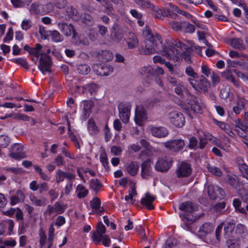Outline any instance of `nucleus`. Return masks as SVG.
<instances>
[{"label": "nucleus", "instance_id": "nucleus-1", "mask_svg": "<svg viewBox=\"0 0 248 248\" xmlns=\"http://www.w3.org/2000/svg\"><path fill=\"white\" fill-rule=\"evenodd\" d=\"M143 44L144 46L139 48L140 54L151 55L157 52L174 62H178L181 56L187 61H190V54L193 51L191 47L178 39H168L163 44L161 37L158 34L155 33V36L149 31L145 34Z\"/></svg>", "mask_w": 248, "mask_h": 248}, {"label": "nucleus", "instance_id": "nucleus-2", "mask_svg": "<svg viewBox=\"0 0 248 248\" xmlns=\"http://www.w3.org/2000/svg\"><path fill=\"white\" fill-rule=\"evenodd\" d=\"M179 208L184 211V213L180 214V217L184 222L183 227L187 231H191V225L197 219L196 217L193 215V211L197 209L196 205L190 201H186L182 202Z\"/></svg>", "mask_w": 248, "mask_h": 248}, {"label": "nucleus", "instance_id": "nucleus-3", "mask_svg": "<svg viewBox=\"0 0 248 248\" xmlns=\"http://www.w3.org/2000/svg\"><path fill=\"white\" fill-rule=\"evenodd\" d=\"M188 81L197 93L208 94L211 83L203 75H200L195 79H188Z\"/></svg>", "mask_w": 248, "mask_h": 248}, {"label": "nucleus", "instance_id": "nucleus-4", "mask_svg": "<svg viewBox=\"0 0 248 248\" xmlns=\"http://www.w3.org/2000/svg\"><path fill=\"white\" fill-rule=\"evenodd\" d=\"M189 94L188 98L186 100V103L188 106L186 108L182 107V102L180 99H178L177 104L181 107V108H204L205 107V104L202 99L194 94L190 93L189 91L187 90Z\"/></svg>", "mask_w": 248, "mask_h": 248}, {"label": "nucleus", "instance_id": "nucleus-5", "mask_svg": "<svg viewBox=\"0 0 248 248\" xmlns=\"http://www.w3.org/2000/svg\"><path fill=\"white\" fill-rule=\"evenodd\" d=\"M52 64V61L49 55L47 53H41L38 68L43 74H45L46 72H51Z\"/></svg>", "mask_w": 248, "mask_h": 248}, {"label": "nucleus", "instance_id": "nucleus-6", "mask_svg": "<svg viewBox=\"0 0 248 248\" xmlns=\"http://www.w3.org/2000/svg\"><path fill=\"white\" fill-rule=\"evenodd\" d=\"M164 145L170 151L174 153H178L183 149L185 143L182 139H176L165 142L164 143Z\"/></svg>", "mask_w": 248, "mask_h": 248}, {"label": "nucleus", "instance_id": "nucleus-7", "mask_svg": "<svg viewBox=\"0 0 248 248\" xmlns=\"http://www.w3.org/2000/svg\"><path fill=\"white\" fill-rule=\"evenodd\" d=\"M172 162L173 159L171 157L165 156L159 158L155 165V169L158 171L166 172L171 166Z\"/></svg>", "mask_w": 248, "mask_h": 248}, {"label": "nucleus", "instance_id": "nucleus-8", "mask_svg": "<svg viewBox=\"0 0 248 248\" xmlns=\"http://www.w3.org/2000/svg\"><path fill=\"white\" fill-rule=\"evenodd\" d=\"M93 69L96 75L102 77L110 75L113 70L112 66L101 63L94 64Z\"/></svg>", "mask_w": 248, "mask_h": 248}, {"label": "nucleus", "instance_id": "nucleus-9", "mask_svg": "<svg viewBox=\"0 0 248 248\" xmlns=\"http://www.w3.org/2000/svg\"><path fill=\"white\" fill-rule=\"evenodd\" d=\"M207 192L209 198L212 200L217 198L222 199L225 196V192L221 188L213 185H209L208 186Z\"/></svg>", "mask_w": 248, "mask_h": 248}, {"label": "nucleus", "instance_id": "nucleus-10", "mask_svg": "<svg viewBox=\"0 0 248 248\" xmlns=\"http://www.w3.org/2000/svg\"><path fill=\"white\" fill-rule=\"evenodd\" d=\"M171 123L176 127H181L185 124L183 114L176 110L172 111L169 114Z\"/></svg>", "mask_w": 248, "mask_h": 248}, {"label": "nucleus", "instance_id": "nucleus-11", "mask_svg": "<svg viewBox=\"0 0 248 248\" xmlns=\"http://www.w3.org/2000/svg\"><path fill=\"white\" fill-rule=\"evenodd\" d=\"M192 172L191 165L185 162H182L176 170V174L178 178L187 177Z\"/></svg>", "mask_w": 248, "mask_h": 248}, {"label": "nucleus", "instance_id": "nucleus-12", "mask_svg": "<svg viewBox=\"0 0 248 248\" xmlns=\"http://www.w3.org/2000/svg\"><path fill=\"white\" fill-rule=\"evenodd\" d=\"M123 31L117 23L113 25L111 31L110 37L116 42H120L123 38Z\"/></svg>", "mask_w": 248, "mask_h": 248}, {"label": "nucleus", "instance_id": "nucleus-13", "mask_svg": "<svg viewBox=\"0 0 248 248\" xmlns=\"http://www.w3.org/2000/svg\"><path fill=\"white\" fill-rule=\"evenodd\" d=\"M151 134L155 137L161 138L166 137L169 134L168 129L163 126H150Z\"/></svg>", "mask_w": 248, "mask_h": 248}, {"label": "nucleus", "instance_id": "nucleus-14", "mask_svg": "<svg viewBox=\"0 0 248 248\" xmlns=\"http://www.w3.org/2000/svg\"><path fill=\"white\" fill-rule=\"evenodd\" d=\"M59 27L61 31L66 36H70L73 34L74 37L77 36V32L74 26L72 24L66 23H59Z\"/></svg>", "mask_w": 248, "mask_h": 248}, {"label": "nucleus", "instance_id": "nucleus-15", "mask_svg": "<svg viewBox=\"0 0 248 248\" xmlns=\"http://www.w3.org/2000/svg\"><path fill=\"white\" fill-rule=\"evenodd\" d=\"M123 43L126 44L128 48L132 49L138 46L139 41L135 33L129 32L127 35V37L123 41Z\"/></svg>", "mask_w": 248, "mask_h": 248}, {"label": "nucleus", "instance_id": "nucleus-16", "mask_svg": "<svg viewBox=\"0 0 248 248\" xmlns=\"http://www.w3.org/2000/svg\"><path fill=\"white\" fill-rule=\"evenodd\" d=\"M151 161L150 159L144 161L141 165V177L144 179H148L152 175Z\"/></svg>", "mask_w": 248, "mask_h": 248}, {"label": "nucleus", "instance_id": "nucleus-17", "mask_svg": "<svg viewBox=\"0 0 248 248\" xmlns=\"http://www.w3.org/2000/svg\"><path fill=\"white\" fill-rule=\"evenodd\" d=\"M106 232V228L101 222L98 223L96 230L93 234V238L95 243H98L101 241V237Z\"/></svg>", "mask_w": 248, "mask_h": 248}, {"label": "nucleus", "instance_id": "nucleus-18", "mask_svg": "<svg viewBox=\"0 0 248 248\" xmlns=\"http://www.w3.org/2000/svg\"><path fill=\"white\" fill-rule=\"evenodd\" d=\"M155 199V196L151 195L148 192L145 193V197L141 199L140 203L145 205L149 210L154 209V206L152 204L153 202Z\"/></svg>", "mask_w": 248, "mask_h": 248}, {"label": "nucleus", "instance_id": "nucleus-19", "mask_svg": "<svg viewBox=\"0 0 248 248\" xmlns=\"http://www.w3.org/2000/svg\"><path fill=\"white\" fill-rule=\"evenodd\" d=\"M242 66L243 68V71L234 69V73L244 81H248V63L242 62Z\"/></svg>", "mask_w": 248, "mask_h": 248}, {"label": "nucleus", "instance_id": "nucleus-20", "mask_svg": "<svg viewBox=\"0 0 248 248\" xmlns=\"http://www.w3.org/2000/svg\"><path fill=\"white\" fill-rule=\"evenodd\" d=\"M147 118L145 109H135V120L137 124L141 125L142 122L145 120Z\"/></svg>", "mask_w": 248, "mask_h": 248}, {"label": "nucleus", "instance_id": "nucleus-21", "mask_svg": "<svg viewBox=\"0 0 248 248\" xmlns=\"http://www.w3.org/2000/svg\"><path fill=\"white\" fill-rule=\"evenodd\" d=\"M230 45L235 49L239 50H244L246 49V46L244 44L243 41L239 38H233L230 40Z\"/></svg>", "mask_w": 248, "mask_h": 248}, {"label": "nucleus", "instance_id": "nucleus-22", "mask_svg": "<svg viewBox=\"0 0 248 248\" xmlns=\"http://www.w3.org/2000/svg\"><path fill=\"white\" fill-rule=\"evenodd\" d=\"M64 178H67L69 180L75 179V175L72 173L65 172L59 170L57 172L56 181L57 183L63 181Z\"/></svg>", "mask_w": 248, "mask_h": 248}, {"label": "nucleus", "instance_id": "nucleus-23", "mask_svg": "<svg viewBox=\"0 0 248 248\" xmlns=\"http://www.w3.org/2000/svg\"><path fill=\"white\" fill-rule=\"evenodd\" d=\"M214 230V225L209 222L205 223L200 228L199 232L201 235L205 236L211 233Z\"/></svg>", "mask_w": 248, "mask_h": 248}, {"label": "nucleus", "instance_id": "nucleus-24", "mask_svg": "<svg viewBox=\"0 0 248 248\" xmlns=\"http://www.w3.org/2000/svg\"><path fill=\"white\" fill-rule=\"evenodd\" d=\"M81 22L88 26H92L94 24V21L93 17L90 14L83 13L80 15V19Z\"/></svg>", "mask_w": 248, "mask_h": 248}, {"label": "nucleus", "instance_id": "nucleus-25", "mask_svg": "<svg viewBox=\"0 0 248 248\" xmlns=\"http://www.w3.org/2000/svg\"><path fill=\"white\" fill-rule=\"evenodd\" d=\"M66 13L68 16L75 21H79L80 15L78 10L73 6L68 7L66 9Z\"/></svg>", "mask_w": 248, "mask_h": 248}, {"label": "nucleus", "instance_id": "nucleus-26", "mask_svg": "<svg viewBox=\"0 0 248 248\" xmlns=\"http://www.w3.org/2000/svg\"><path fill=\"white\" fill-rule=\"evenodd\" d=\"M98 89V86L95 83H91L82 87V93H89L90 95H93Z\"/></svg>", "mask_w": 248, "mask_h": 248}, {"label": "nucleus", "instance_id": "nucleus-27", "mask_svg": "<svg viewBox=\"0 0 248 248\" xmlns=\"http://www.w3.org/2000/svg\"><path fill=\"white\" fill-rule=\"evenodd\" d=\"M109 1L115 4H118L119 2V0H103L101 2L102 5L106 8V12L108 14L113 10V5Z\"/></svg>", "mask_w": 248, "mask_h": 248}, {"label": "nucleus", "instance_id": "nucleus-28", "mask_svg": "<svg viewBox=\"0 0 248 248\" xmlns=\"http://www.w3.org/2000/svg\"><path fill=\"white\" fill-rule=\"evenodd\" d=\"M139 166L137 162H131L126 167L127 172L132 176L137 174Z\"/></svg>", "mask_w": 248, "mask_h": 248}, {"label": "nucleus", "instance_id": "nucleus-29", "mask_svg": "<svg viewBox=\"0 0 248 248\" xmlns=\"http://www.w3.org/2000/svg\"><path fill=\"white\" fill-rule=\"evenodd\" d=\"M169 6L171 8L173 11L177 14L183 15L187 18H191L192 17V15L188 12L180 9L177 6L172 3H169Z\"/></svg>", "mask_w": 248, "mask_h": 248}, {"label": "nucleus", "instance_id": "nucleus-30", "mask_svg": "<svg viewBox=\"0 0 248 248\" xmlns=\"http://www.w3.org/2000/svg\"><path fill=\"white\" fill-rule=\"evenodd\" d=\"M232 108H248V101L243 97H238L236 106L233 107Z\"/></svg>", "mask_w": 248, "mask_h": 248}, {"label": "nucleus", "instance_id": "nucleus-31", "mask_svg": "<svg viewBox=\"0 0 248 248\" xmlns=\"http://www.w3.org/2000/svg\"><path fill=\"white\" fill-rule=\"evenodd\" d=\"M102 186L103 185L98 179H92L91 180L90 187L95 192L96 194L100 191Z\"/></svg>", "mask_w": 248, "mask_h": 248}, {"label": "nucleus", "instance_id": "nucleus-32", "mask_svg": "<svg viewBox=\"0 0 248 248\" xmlns=\"http://www.w3.org/2000/svg\"><path fill=\"white\" fill-rule=\"evenodd\" d=\"M130 115V109H119V117L124 123L129 122Z\"/></svg>", "mask_w": 248, "mask_h": 248}, {"label": "nucleus", "instance_id": "nucleus-33", "mask_svg": "<svg viewBox=\"0 0 248 248\" xmlns=\"http://www.w3.org/2000/svg\"><path fill=\"white\" fill-rule=\"evenodd\" d=\"M76 191L78 192V197L79 199L84 198L88 193V190L85 189L84 186L81 185H78L77 186Z\"/></svg>", "mask_w": 248, "mask_h": 248}, {"label": "nucleus", "instance_id": "nucleus-34", "mask_svg": "<svg viewBox=\"0 0 248 248\" xmlns=\"http://www.w3.org/2000/svg\"><path fill=\"white\" fill-rule=\"evenodd\" d=\"M49 35L51 40L56 43L63 40V36L57 31H49Z\"/></svg>", "mask_w": 248, "mask_h": 248}, {"label": "nucleus", "instance_id": "nucleus-35", "mask_svg": "<svg viewBox=\"0 0 248 248\" xmlns=\"http://www.w3.org/2000/svg\"><path fill=\"white\" fill-rule=\"evenodd\" d=\"M99 57L103 61L108 62L113 59V55L110 51L104 50L101 51Z\"/></svg>", "mask_w": 248, "mask_h": 248}, {"label": "nucleus", "instance_id": "nucleus-36", "mask_svg": "<svg viewBox=\"0 0 248 248\" xmlns=\"http://www.w3.org/2000/svg\"><path fill=\"white\" fill-rule=\"evenodd\" d=\"M42 48V46L40 44H37L35 47H32L31 50L30 52L31 55L33 56L36 57L37 59L41 57L40 51Z\"/></svg>", "mask_w": 248, "mask_h": 248}, {"label": "nucleus", "instance_id": "nucleus-37", "mask_svg": "<svg viewBox=\"0 0 248 248\" xmlns=\"http://www.w3.org/2000/svg\"><path fill=\"white\" fill-rule=\"evenodd\" d=\"M90 66L86 64H79L77 68L78 73L83 75H87L90 72Z\"/></svg>", "mask_w": 248, "mask_h": 248}, {"label": "nucleus", "instance_id": "nucleus-38", "mask_svg": "<svg viewBox=\"0 0 248 248\" xmlns=\"http://www.w3.org/2000/svg\"><path fill=\"white\" fill-rule=\"evenodd\" d=\"M185 72L187 76L191 77V78H189L188 79H195L200 75L195 72L193 68L190 66L186 67Z\"/></svg>", "mask_w": 248, "mask_h": 248}, {"label": "nucleus", "instance_id": "nucleus-39", "mask_svg": "<svg viewBox=\"0 0 248 248\" xmlns=\"http://www.w3.org/2000/svg\"><path fill=\"white\" fill-rule=\"evenodd\" d=\"M183 28L184 29V31L186 33H192L195 31V26L188 22L184 21Z\"/></svg>", "mask_w": 248, "mask_h": 248}, {"label": "nucleus", "instance_id": "nucleus-40", "mask_svg": "<svg viewBox=\"0 0 248 248\" xmlns=\"http://www.w3.org/2000/svg\"><path fill=\"white\" fill-rule=\"evenodd\" d=\"M90 205L93 210H97L100 208L101 202L98 197H94L90 202Z\"/></svg>", "mask_w": 248, "mask_h": 248}, {"label": "nucleus", "instance_id": "nucleus-41", "mask_svg": "<svg viewBox=\"0 0 248 248\" xmlns=\"http://www.w3.org/2000/svg\"><path fill=\"white\" fill-rule=\"evenodd\" d=\"M184 22H177L175 21H171L169 24L171 28L175 31H180L183 28Z\"/></svg>", "mask_w": 248, "mask_h": 248}, {"label": "nucleus", "instance_id": "nucleus-42", "mask_svg": "<svg viewBox=\"0 0 248 248\" xmlns=\"http://www.w3.org/2000/svg\"><path fill=\"white\" fill-rule=\"evenodd\" d=\"M241 202L238 199H235L233 201V205L236 210H238L240 213L246 214V211L244 208H241Z\"/></svg>", "mask_w": 248, "mask_h": 248}, {"label": "nucleus", "instance_id": "nucleus-43", "mask_svg": "<svg viewBox=\"0 0 248 248\" xmlns=\"http://www.w3.org/2000/svg\"><path fill=\"white\" fill-rule=\"evenodd\" d=\"M207 168L210 172L216 176H220L222 174L221 170L218 168L210 164L207 165Z\"/></svg>", "mask_w": 248, "mask_h": 248}, {"label": "nucleus", "instance_id": "nucleus-44", "mask_svg": "<svg viewBox=\"0 0 248 248\" xmlns=\"http://www.w3.org/2000/svg\"><path fill=\"white\" fill-rule=\"evenodd\" d=\"M13 117L14 118L17 120H25V121H28L29 120V117H28L27 115L22 114H11L9 115H6L4 117H2L1 119H3L7 117Z\"/></svg>", "mask_w": 248, "mask_h": 248}, {"label": "nucleus", "instance_id": "nucleus-45", "mask_svg": "<svg viewBox=\"0 0 248 248\" xmlns=\"http://www.w3.org/2000/svg\"><path fill=\"white\" fill-rule=\"evenodd\" d=\"M13 30L12 27H10L8 29V31L6 33V36L3 39V41L4 43H9V41H11L13 39Z\"/></svg>", "mask_w": 248, "mask_h": 248}, {"label": "nucleus", "instance_id": "nucleus-46", "mask_svg": "<svg viewBox=\"0 0 248 248\" xmlns=\"http://www.w3.org/2000/svg\"><path fill=\"white\" fill-rule=\"evenodd\" d=\"M14 62L16 64L21 65L26 69H28L29 68L28 62L25 59L18 58L16 59L14 61Z\"/></svg>", "mask_w": 248, "mask_h": 248}, {"label": "nucleus", "instance_id": "nucleus-47", "mask_svg": "<svg viewBox=\"0 0 248 248\" xmlns=\"http://www.w3.org/2000/svg\"><path fill=\"white\" fill-rule=\"evenodd\" d=\"M224 230L225 233L231 232L235 227V224L233 221L224 222Z\"/></svg>", "mask_w": 248, "mask_h": 248}, {"label": "nucleus", "instance_id": "nucleus-48", "mask_svg": "<svg viewBox=\"0 0 248 248\" xmlns=\"http://www.w3.org/2000/svg\"><path fill=\"white\" fill-rule=\"evenodd\" d=\"M9 138L7 136L4 135L0 136V146L5 148L9 145Z\"/></svg>", "mask_w": 248, "mask_h": 248}, {"label": "nucleus", "instance_id": "nucleus-49", "mask_svg": "<svg viewBox=\"0 0 248 248\" xmlns=\"http://www.w3.org/2000/svg\"><path fill=\"white\" fill-rule=\"evenodd\" d=\"M174 92L180 97L183 96V92L182 89L184 88L182 81H179L178 85L175 86Z\"/></svg>", "mask_w": 248, "mask_h": 248}, {"label": "nucleus", "instance_id": "nucleus-50", "mask_svg": "<svg viewBox=\"0 0 248 248\" xmlns=\"http://www.w3.org/2000/svg\"><path fill=\"white\" fill-rule=\"evenodd\" d=\"M236 232L241 234L242 236H245L247 233L246 227L242 224H238L237 225Z\"/></svg>", "mask_w": 248, "mask_h": 248}, {"label": "nucleus", "instance_id": "nucleus-51", "mask_svg": "<svg viewBox=\"0 0 248 248\" xmlns=\"http://www.w3.org/2000/svg\"><path fill=\"white\" fill-rule=\"evenodd\" d=\"M93 102L92 100H85L81 102V107L83 108H92L93 106Z\"/></svg>", "mask_w": 248, "mask_h": 248}, {"label": "nucleus", "instance_id": "nucleus-52", "mask_svg": "<svg viewBox=\"0 0 248 248\" xmlns=\"http://www.w3.org/2000/svg\"><path fill=\"white\" fill-rule=\"evenodd\" d=\"M240 170L244 177H246L248 180V166L243 162L242 160V164L240 166Z\"/></svg>", "mask_w": 248, "mask_h": 248}, {"label": "nucleus", "instance_id": "nucleus-53", "mask_svg": "<svg viewBox=\"0 0 248 248\" xmlns=\"http://www.w3.org/2000/svg\"><path fill=\"white\" fill-rule=\"evenodd\" d=\"M201 72L204 77H209L211 75V69L207 65L202 64L201 66Z\"/></svg>", "mask_w": 248, "mask_h": 248}, {"label": "nucleus", "instance_id": "nucleus-54", "mask_svg": "<svg viewBox=\"0 0 248 248\" xmlns=\"http://www.w3.org/2000/svg\"><path fill=\"white\" fill-rule=\"evenodd\" d=\"M235 128H238L246 133L248 132V123L246 121L243 120L240 125H235Z\"/></svg>", "mask_w": 248, "mask_h": 248}, {"label": "nucleus", "instance_id": "nucleus-55", "mask_svg": "<svg viewBox=\"0 0 248 248\" xmlns=\"http://www.w3.org/2000/svg\"><path fill=\"white\" fill-rule=\"evenodd\" d=\"M227 177L228 183L232 187H236L238 183L237 180L236 178L230 175H228Z\"/></svg>", "mask_w": 248, "mask_h": 248}, {"label": "nucleus", "instance_id": "nucleus-56", "mask_svg": "<svg viewBox=\"0 0 248 248\" xmlns=\"http://www.w3.org/2000/svg\"><path fill=\"white\" fill-rule=\"evenodd\" d=\"M189 117L193 119L198 113H202V109H185Z\"/></svg>", "mask_w": 248, "mask_h": 248}, {"label": "nucleus", "instance_id": "nucleus-57", "mask_svg": "<svg viewBox=\"0 0 248 248\" xmlns=\"http://www.w3.org/2000/svg\"><path fill=\"white\" fill-rule=\"evenodd\" d=\"M21 27L23 30L27 31L29 30L31 27V21L29 19H24L21 22Z\"/></svg>", "mask_w": 248, "mask_h": 248}, {"label": "nucleus", "instance_id": "nucleus-58", "mask_svg": "<svg viewBox=\"0 0 248 248\" xmlns=\"http://www.w3.org/2000/svg\"><path fill=\"white\" fill-rule=\"evenodd\" d=\"M170 9H171L170 8ZM175 12L173 11L172 9L168 10L167 13H166V11H164L163 14H165L166 16H169L172 19H178L179 16L177 15V14L174 13Z\"/></svg>", "mask_w": 248, "mask_h": 248}, {"label": "nucleus", "instance_id": "nucleus-59", "mask_svg": "<svg viewBox=\"0 0 248 248\" xmlns=\"http://www.w3.org/2000/svg\"><path fill=\"white\" fill-rule=\"evenodd\" d=\"M229 248H240V246L235 240H228L226 242Z\"/></svg>", "mask_w": 248, "mask_h": 248}, {"label": "nucleus", "instance_id": "nucleus-60", "mask_svg": "<svg viewBox=\"0 0 248 248\" xmlns=\"http://www.w3.org/2000/svg\"><path fill=\"white\" fill-rule=\"evenodd\" d=\"M54 206L55 207V211L59 214L63 213L66 209V206L64 205H61L59 202H56Z\"/></svg>", "mask_w": 248, "mask_h": 248}, {"label": "nucleus", "instance_id": "nucleus-61", "mask_svg": "<svg viewBox=\"0 0 248 248\" xmlns=\"http://www.w3.org/2000/svg\"><path fill=\"white\" fill-rule=\"evenodd\" d=\"M88 128L89 131L92 132L95 131L97 130V127L92 119H90L88 122Z\"/></svg>", "mask_w": 248, "mask_h": 248}, {"label": "nucleus", "instance_id": "nucleus-62", "mask_svg": "<svg viewBox=\"0 0 248 248\" xmlns=\"http://www.w3.org/2000/svg\"><path fill=\"white\" fill-rule=\"evenodd\" d=\"M198 140L194 137H192L189 139V144L188 147L190 149H195L197 147Z\"/></svg>", "mask_w": 248, "mask_h": 248}, {"label": "nucleus", "instance_id": "nucleus-63", "mask_svg": "<svg viewBox=\"0 0 248 248\" xmlns=\"http://www.w3.org/2000/svg\"><path fill=\"white\" fill-rule=\"evenodd\" d=\"M131 105L129 102L127 101H122L118 104V108H131Z\"/></svg>", "mask_w": 248, "mask_h": 248}, {"label": "nucleus", "instance_id": "nucleus-64", "mask_svg": "<svg viewBox=\"0 0 248 248\" xmlns=\"http://www.w3.org/2000/svg\"><path fill=\"white\" fill-rule=\"evenodd\" d=\"M30 198L33 204L37 206H42L43 205V202L41 200L37 199L33 195H31Z\"/></svg>", "mask_w": 248, "mask_h": 248}]
</instances>
